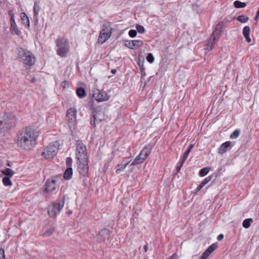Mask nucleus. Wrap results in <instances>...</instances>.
I'll return each mask as SVG.
<instances>
[{
	"label": "nucleus",
	"instance_id": "obj_30",
	"mask_svg": "<svg viewBox=\"0 0 259 259\" xmlns=\"http://www.w3.org/2000/svg\"><path fill=\"white\" fill-rule=\"evenodd\" d=\"M217 247L218 244L215 243L209 246L206 250L210 254Z\"/></svg>",
	"mask_w": 259,
	"mask_h": 259
},
{
	"label": "nucleus",
	"instance_id": "obj_38",
	"mask_svg": "<svg viewBox=\"0 0 259 259\" xmlns=\"http://www.w3.org/2000/svg\"><path fill=\"white\" fill-rule=\"evenodd\" d=\"M131 159L130 157L124 158L121 163L124 165V166L125 165L126 166L131 162Z\"/></svg>",
	"mask_w": 259,
	"mask_h": 259
},
{
	"label": "nucleus",
	"instance_id": "obj_56",
	"mask_svg": "<svg viewBox=\"0 0 259 259\" xmlns=\"http://www.w3.org/2000/svg\"><path fill=\"white\" fill-rule=\"evenodd\" d=\"M189 154L188 153H187L186 151H185L183 155L186 156H187V157H188Z\"/></svg>",
	"mask_w": 259,
	"mask_h": 259
},
{
	"label": "nucleus",
	"instance_id": "obj_42",
	"mask_svg": "<svg viewBox=\"0 0 259 259\" xmlns=\"http://www.w3.org/2000/svg\"><path fill=\"white\" fill-rule=\"evenodd\" d=\"M211 179H212L211 176H208L207 177H206L201 183L204 186L206 184H207L211 180Z\"/></svg>",
	"mask_w": 259,
	"mask_h": 259
},
{
	"label": "nucleus",
	"instance_id": "obj_46",
	"mask_svg": "<svg viewBox=\"0 0 259 259\" xmlns=\"http://www.w3.org/2000/svg\"><path fill=\"white\" fill-rule=\"evenodd\" d=\"M61 86H62L63 88H65L66 87L69 86V82L66 80H64L62 82Z\"/></svg>",
	"mask_w": 259,
	"mask_h": 259
},
{
	"label": "nucleus",
	"instance_id": "obj_33",
	"mask_svg": "<svg viewBox=\"0 0 259 259\" xmlns=\"http://www.w3.org/2000/svg\"><path fill=\"white\" fill-rule=\"evenodd\" d=\"M224 26V22L222 21H220L218 22V23L216 25L215 30L217 31H220L221 32H222L223 31V27Z\"/></svg>",
	"mask_w": 259,
	"mask_h": 259
},
{
	"label": "nucleus",
	"instance_id": "obj_8",
	"mask_svg": "<svg viewBox=\"0 0 259 259\" xmlns=\"http://www.w3.org/2000/svg\"><path fill=\"white\" fill-rule=\"evenodd\" d=\"M17 56L21 58L24 64L28 66L32 65V54L30 52L27 51L22 48L17 50Z\"/></svg>",
	"mask_w": 259,
	"mask_h": 259
},
{
	"label": "nucleus",
	"instance_id": "obj_59",
	"mask_svg": "<svg viewBox=\"0 0 259 259\" xmlns=\"http://www.w3.org/2000/svg\"><path fill=\"white\" fill-rule=\"evenodd\" d=\"M7 165L10 166V164H9V163H7Z\"/></svg>",
	"mask_w": 259,
	"mask_h": 259
},
{
	"label": "nucleus",
	"instance_id": "obj_16",
	"mask_svg": "<svg viewBox=\"0 0 259 259\" xmlns=\"http://www.w3.org/2000/svg\"><path fill=\"white\" fill-rule=\"evenodd\" d=\"M76 109L73 108L68 109L66 113V117L69 123H72L76 118Z\"/></svg>",
	"mask_w": 259,
	"mask_h": 259
},
{
	"label": "nucleus",
	"instance_id": "obj_5",
	"mask_svg": "<svg viewBox=\"0 0 259 259\" xmlns=\"http://www.w3.org/2000/svg\"><path fill=\"white\" fill-rule=\"evenodd\" d=\"M76 158L77 160H83L88 158L86 146L81 140H78L75 143Z\"/></svg>",
	"mask_w": 259,
	"mask_h": 259
},
{
	"label": "nucleus",
	"instance_id": "obj_25",
	"mask_svg": "<svg viewBox=\"0 0 259 259\" xmlns=\"http://www.w3.org/2000/svg\"><path fill=\"white\" fill-rule=\"evenodd\" d=\"M221 33L222 32H221L220 31H217L214 29L211 35L210 38H212V39L217 41L219 38Z\"/></svg>",
	"mask_w": 259,
	"mask_h": 259
},
{
	"label": "nucleus",
	"instance_id": "obj_20",
	"mask_svg": "<svg viewBox=\"0 0 259 259\" xmlns=\"http://www.w3.org/2000/svg\"><path fill=\"white\" fill-rule=\"evenodd\" d=\"M250 30V27L247 26H245L243 29V34L247 42L251 41V38L249 37Z\"/></svg>",
	"mask_w": 259,
	"mask_h": 259
},
{
	"label": "nucleus",
	"instance_id": "obj_7",
	"mask_svg": "<svg viewBox=\"0 0 259 259\" xmlns=\"http://www.w3.org/2000/svg\"><path fill=\"white\" fill-rule=\"evenodd\" d=\"M59 143L58 142H53L50 144L45 149L42 155L46 159L53 158L57 153L58 150Z\"/></svg>",
	"mask_w": 259,
	"mask_h": 259
},
{
	"label": "nucleus",
	"instance_id": "obj_23",
	"mask_svg": "<svg viewBox=\"0 0 259 259\" xmlns=\"http://www.w3.org/2000/svg\"><path fill=\"white\" fill-rule=\"evenodd\" d=\"M76 93L78 97L80 98H82L86 96V92L85 90L81 87L76 89Z\"/></svg>",
	"mask_w": 259,
	"mask_h": 259
},
{
	"label": "nucleus",
	"instance_id": "obj_28",
	"mask_svg": "<svg viewBox=\"0 0 259 259\" xmlns=\"http://www.w3.org/2000/svg\"><path fill=\"white\" fill-rule=\"evenodd\" d=\"M10 177H5L3 179V183L6 186H11L12 185V182L10 180Z\"/></svg>",
	"mask_w": 259,
	"mask_h": 259
},
{
	"label": "nucleus",
	"instance_id": "obj_17",
	"mask_svg": "<svg viewBox=\"0 0 259 259\" xmlns=\"http://www.w3.org/2000/svg\"><path fill=\"white\" fill-rule=\"evenodd\" d=\"M143 44V42L141 40H127L125 42V46L131 49L139 48Z\"/></svg>",
	"mask_w": 259,
	"mask_h": 259
},
{
	"label": "nucleus",
	"instance_id": "obj_48",
	"mask_svg": "<svg viewBox=\"0 0 259 259\" xmlns=\"http://www.w3.org/2000/svg\"><path fill=\"white\" fill-rule=\"evenodd\" d=\"M140 71H141V72L142 73V74L143 75V72H144L145 68H144V66H143V64L142 65L140 66Z\"/></svg>",
	"mask_w": 259,
	"mask_h": 259
},
{
	"label": "nucleus",
	"instance_id": "obj_26",
	"mask_svg": "<svg viewBox=\"0 0 259 259\" xmlns=\"http://www.w3.org/2000/svg\"><path fill=\"white\" fill-rule=\"evenodd\" d=\"M252 222H253V220L251 218L245 219L243 222V223H242L243 227L246 229H247L250 226Z\"/></svg>",
	"mask_w": 259,
	"mask_h": 259
},
{
	"label": "nucleus",
	"instance_id": "obj_58",
	"mask_svg": "<svg viewBox=\"0 0 259 259\" xmlns=\"http://www.w3.org/2000/svg\"><path fill=\"white\" fill-rule=\"evenodd\" d=\"M186 151L187 153H188L189 154V153H190V151L187 150Z\"/></svg>",
	"mask_w": 259,
	"mask_h": 259
},
{
	"label": "nucleus",
	"instance_id": "obj_55",
	"mask_svg": "<svg viewBox=\"0 0 259 259\" xmlns=\"http://www.w3.org/2000/svg\"><path fill=\"white\" fill-rule=\"evenodd\" d=\"M194 147V144H191L189 145V146H188V148L191 149V150L192 149V148H193Z\"/></svg>",
	"mask_w": 259,
	"mask_h": 259
},
{
	"label": "nucleus",
	"instance_id": "obj_14",
	"mask_svg": "<svg viewBox=\"0 0 259 259\" xmlns=\"http://www.w3.org/2000/svg\"><path fill=\"white\" fill-rule=\"evenodd\" d=\"M93 96L98 102L106 101L109 99V96L105 92L98 89L93 90Z\"/></svg>",
	"mask_w": 259,
	"mask_h": 259
},
{
	"label": "nucleus",
	"instance_id": "obj_49",
	"mask_svg": "<svg viewBox=\"0 0 259 259\" xmlns=\"http://www.w3.org/2000/svg\"><path fill=\"white\" fill-rule=\"evenodd\" d=\"M224 238V235L223 234H220L218 237H217V239L219 240V241H221Z\"/></svg>",
	"mask_w": 259,
	"mask_h": 259
},
{
	"label": "nucleus",
	"instance_id": "obj_57",
	"mask_svg": "<svg viewBox=\"0 0 259 259\" xmlns=\"http://www.w3.org/2000/svg\"><path fill=\"white\" fill-rule=\"evenodd\" d=\"M187 150L190 151V152H191V149H190V148H189L188 147V148H187Z\"/></svg>",
	"mask_w": 259,
	"mask_h": 259
},
{
	"label": "nucleus",
	"instance_id": "obj_11",
	"mask_svg": "<svg viewBox=\"0 0 259 259\" xmlns=\"http://www.w3.org/2000/svg\"><path fill=\"white\" fill-rule=\"evenodd\" d=\"M150 153V150L145 147L141 151L140 153L136 157L134 161L132 162L131 165L135 166L137 164H141L145 161L149 154Z\"/></svg>",
	"mask_w": 259,
	"mask_h": 259
},
{
	"label": "nucleus",
	"instance_id": "obj_13",
	"mask_svg": "<svg viewBox=\"0 0 259 259\" xmlns=\"http://www.w3.org/2000/svg\"><path fill=\"white\" fill-rule=\"evenodd\" d=\"M9 15L10 17V31L12 32L13 34H16L17 35H20L21 33V31L19 29L17 25L15 22L14 19V14L12 11H9Z\"/></svg>",
	"mask_w": 259,
	"mask_h": 259
},
{
	"label": "nucleus",
	"instance_id": "obj_15",
	"mask_svg": "<svg viewBox=\"0 0 259 259\" xmlns=\"http://www.w3.org/2000/svg\"><path fill=\"white\" fill-rule=\"evenodd\" d=\"M100 114L97 111H93L90 117V123L92 126L95 127L96 124L100 123L103 118L100 117Z\"/></svg>",
	"mask_w": 259,
	"mask_h": 259
},
{
	"label": "nucleus",
	"instance_id": "obj_9",
	"mask_svg": "<svg viewBox=\"0 0 259 259\" xmlns=\"http://www.w3.org/2000/svg\"><path fill=\"white\" fill-rule=\"evenodd\" d=\"M112 29L110 26L103 25L100 31L98 41L99 43L103 44L111 36Z\"/></svg>",
	"mask_w": 259,
	"mask_h": 259
},
{
	"label": "nucleus",
	"instance_id": "obj_32",
	"mask_svg": "<svg viewBox=\"0 0 259 259\" xmlns=\"http://www.w3.org/2000/svg\"><path fill=\"white\" fill-rule=\"evenodd\" d=\"M55 229L54 228H50L44 233L45 236H50L54 233Z\"/></svg>",
	"mask_w": 259,
	"mask_h": 259
},
{
	"label": "nucleus",
	"instance_id": "obj_40",
	"mask_svg": "<svg viewBox=\"0 0 259 259\" xmlns=\"http://www.w3.org/2000/svg\"><path fill=\"white\" fill-rule=\"evenodd\" d=\"M137 34V31L135 30H130L128 32V35L131 37H135Z\"/></svg>",
	"mask_w": 259,
	"mask_h": 259
},
{
	"label": "nucleus",
	"instance_id": "obj_2",
	"mask_svg": "<svg viewBox=\"0 0 259 259\" xmlns=\"http://www.w3.org/2000/svg\"><path fill=\"white\" fill-rule=\"evenodd\" d=\"M56 52L58 56L66 57L70 51V46L67 38L58 37L56 40Z\"/></svg>",
	"mask_w": 259,
	"mask_h": 259
},
{
	"label": "nucleus",
	"instance_id": "obj_53",
	"mask_svg": "<svg viewBox=\"0 0 259 259\" xmlns=\"http://www.w3.org/2000/svg\"><path fill=\"white\" fill-rule=\"evenodd\" d=\"M185 162H182V161L180 160L178 163V164L181 165V166H182L183 164Z\"/></svg>",
	"mask_w": 259,
	"mask_h": 259
},
{
	"label": "nucleus",
	"instance_id": "obj_24",
	"mask_svg": "<svg viewBox=\"0 0 259 259\" xmlns=\"http://www.w3.org/2000/svg\"><path fill=\"white\" fill-rule=\"evenodd\" d=\"M2 172L7 176H8V177H13L14 175V171L10 169V168H7L5 169H3L2 171Z\"/></svg>",
	"mask_w": 259,
	"mask_h": 259
},
{
	"label": "nucleus",
	"instance_id": "obj_21",
	"mask_svg": "<svg viewBox=\"0 0 259 259\" xmlns=\"http://www.w3.org/2000/svg\"><path fill=\"white\" fill-rule=\"evenodd\" d=\"M73 174V170L71 167H68L65 171L63 177L65 180H70Z\"/></svg>",
	"mask_w": 259,
	"mask_h": 259
},
{
	"label": "nucleus",
	"instance_id": "obj_35",
	"mask_svg": "<svg viewBox=\"0 0 259 259\" xmlns=\"http://www.w3.org/2000/svg\"><path fill=\"white\" fill-rule=\"evenodd\" d=\"M240 134V130L238 129L236 130L233 132V133L231 135L230 138L231 139H236L237 138Z\"/></svg>",
	"mask_w": 259,
	"mask_h": 259
},
{
	"label": "nucleus",
	"instance_id": "obj_18",
	"mask_svg": "<svg viewBox=\"0 0 259 259\" xmlns=\"http://www.w3.org/2000/svg\"><path fill=\"white\" fill-rule=\"evenodd\" d=\"M20 17L22 24L26 28H28L29 27L30 22L26 14L25 13H21L20 14Z\"/></svg>",
	"mask_w": 259,
	"mask_h": 259
},
{
	"label": "nucleus",
	"instance_id": "obj_6",
	"mask_svg": "<svg viewBox=\"0 0 259 259\" xmlns=\"http://www.w3.org/2000/svg\"><path fill=\"white\" fill-rule=\"evenodd\" d=\"M111 231L108 229H102L97 235V240L98 242H103L107 246L111 247L110 236Z\"/></svg>",
	"mask_w": 259,
	"mask_h": 259
},
{
	"label": "nucleus",
	"instance_id": "obj_43",
	"mask_svg": "<svg viewBox=\"0 0 259 259\" xmlns=\"http://www.w3.org/2000/svg\"><path fill=\"white\" fill-rule=\"evenodd\" d=\"M209 255L210 254L205 250L200 257L199 259H206Z\"/></svg>",
	"mask_w": 259,
	"mask_h": 259
},
{
	"label": "nucleus",
	"instance_id": "obj_52",
	"mask_svg": "<svg viewBox=\"0 0 259 259\" xmlns=\"http://www.w3.org/2000/svg\"><path fill=\"white\" fill-rule=\"evenodd\" d=\"M144 250L145 252H147L148 250V244L146 243V244L144 247Z\"/></svg>",
	"mask_w": 259,
	"mask_h": 259
},
{
	"label": "nucleus",
	"instance_id": "obj_3",
	"mask_svg": "<svg viewBox=\"0 0 259 259\" xmlns=\"http://www.w3.org/2000/svg\"><path fill=\"white\" fill-rule=\"evenodd\" d=\"M16 118L15 116L5 113L0 120V134L14 127L16 124Z\"/></svg>",
	"mask_w": 259,
	"mask_h": 259
},
{
	"label": "nucleus",
	"instance_id": "obj_44",
	"mask_svg": "<svg viewBox=\"0 0 259 259\" xmlns=\"http://www.w3.org/2000/svg\"><path fill=\"white\" fill-rule=\"evenodd\" d=\"M0 259H5V251L3 248L0 249Z\"/></svg>",
	"mask_w": 259,
	"mask_h": 259
},
{
	"label": "nucleus",
	"instance_id": "obj_37",
	"mask_svg": "<svg viewBox=\"0 0 259 259\" xmlns=\"http://www.w3.org/2000/svg\"><path fill=\"white\" fill-rule=\"evenodd\" d=\"M147 60L150 63H152L154 61V58L151 53H149L146 57Z\"/></svg>",
	"mask_w": 259,
	"mask_h": 259
},
{
	"label": "nucleus",
	"instance_id": "obj_4",
	"mask_svg": "<svg viewBox=\"0 0 259 259\" xmlns=\"http://www.w3.org/2000/svg\"><path fill=\"white\" fill-rule=\"evenodd\" d=\"M65 203V195L63 196L61 201L57 203H53L48 208V213L50 217L55 218L59 214L63 208Z\"/></svg>",
	"mask_w": 259,
	"mask_h": 259
},
{
	"label": "nucleus",
	"instance_id": "obj_39",
	"mask_svg": "<svg viewBox=\"0 0 259 259\" xmlns=\"http://www.w3.org/2000/svg\"><path fill=\"white\" fill-rule=\"evenodd\" d=\"M39 136H40L39 131L36 132L35 134H34V132H33V142H34L35 144L36 143L37 140L38 139Z\"/></svg>",
	"mask_w": 259,
	"mask_h": 259
},
{
	"label": "nucleus",
	"instance_id": "obj_10",
	"mask_svg": "<svg viewBox=\"0 0 259 259\" xmlns=\"http://www.w3.org/2000/svg\"><path fill=\"white\" fill-rule=\"evenodd\" d=\"M77 170L79 174L83 177L87 175L89 170L88 158L83 160H77Z\"/></svg>",
	"mask_w": 259,
	"mask_h": 259
},
{
	"label": "nucleus",
	"instance_id": "obj_31",
	"mask_svg": "<svg viewBox=\"0 0 259 259\" xmlns=\"http://www.w3.org/2000/svg\"><path fill=\"white\" fill-rule=\"evenodd\" d=\"M126 166L121 163L120 164H117L116 168V173L119 174L120 171L123 170Z\"/></svg>",
	"mask_w": 259,
	"mask_h": 259
},
{
	"label": "nucleus",
	"instance_id": "obj_12",
	"mask_svg": "<svg viewBox=\"0 0 259 259\" xmlns=\"http://www.w3.org/2000/svg\"><path fill=\"white\" fill-rule=\"evenodd\" d=\"M45 186L46 192H53L58 188L59 184L55 178H52L47 180Z\"/></svg>",
	"mask_w": 259,
	"mask_h": 259
},
{
	"label": "nucleus",
	"instance_id": "obj_27",
	"mask_svg": "<svg viewBox=\"0 0 259 259\" xmlns=\"http://www.w3.org/2000/svg\"><path fill=\"white\" fill-rule=\"evenodd\" d=\"M210 169V168L208 167H206L201 169L199 172V175L200 177H204L208 174Z\"/></svg>",
	"mask_w": 259,
	"mask_h": 259
},
{
	"label": "nucleus",
	"instance_id": "obj_19",
	"mask_svg": "<svg viewBox=\"0 0 259 259\" xmlns=\"http://www.w3.org/2000/svg\"><path fill=\"white\" fill-rule=\"evenodd\" d=\"M231 142L230 141H227L224 143L222 144L218 150V153L220 154H223L227 151V148L230 147Z\"/></svg>",
	"mask_w": 259,
	"mask_h": 259
},
{
	"label": "nucleus",
	"instance_id": "obj_1",
	"mask_svg": "<svg viewBox=\"0 0 259 259\" xmlns=\"http://www.w3.org/2000/svg\"><path fill=\"white\" fill-rule=\"evenodd\" d=\"M32 141V129L27 127L19 132L17 135L16 143L17 145L25 149H27Z\"/></svg>",
	"mask_w": 259,
	"mask_h": 259
},
{
	"label": "nucleus",
	"instance_id": "obj_36",
	"mask_svg": "<svg viewBox=\"0 0 259 259\" xmlns=\"http://www.w3.org/2000/svg\"><path fill=\"white\" fill-rule=\"evenodd\" d=\"M137 31L140 33H143L145 31L144 27L140 25H137L136 26Z\"/></svg>",
	"mask_w": 259,
	"mask_h": 259
},
{
	"label": "nucleus",
	"instance_id": "obj_45",
	"mask_svg": "<svg viewBox=\"0 0 259 259\" xmlns=\"http://www.w3.org/2000/svg\"><path fill=\"white\" fill-rule=\"evenodd\" d=\"M36 5H37V3L36 2L34 4V6L33 7V12H34V15H35V16L37 15L38 11V9H36Z\"/></svg>",
	"mask_w": 259,
	"mask_h": 259
},
{
	"label": "nucleus",
	"instance_id": "obj_54",
	"mask_svg": "<svg viewBox=\"0 0 259 259\" xmlns=\"http://www.w3.org/2000/svg\"><path fill=\"white\" fill-rule=\"evenodd\" d=\"M111 72L113 74H115L116 73V70L115 69H111Z\"/></svg>",
	"mask_w": 259,
	"mask_h": 259
},
{
	"label": "nucleus",
	"instance_id": "obj_22",
	"mask_svg": "<svg viewBox=\"0 0 259 259\" xmlns=\"http://www.w3.org/2000/svg\"><path fill=\"white\" fill-rule=\"evenodd\" d=\"M215 42L216 41L214 40L213 39H212V38H210L207 41L205 50L208 51L211 50L213 48Z\"/></svg>",
	"mask_w": 259,
	"mask_h": 259
},
{
	"label": "nucleus",
	"instance_id": "obj_34",
	"mask_svg": "<svg viewBox=\"0 0 259 259\" xmlns=\"http://www.w3.org/2000/svg\"><path fill=\"white\" fill-rule=\"evenodd\" d=\"M248 19L249 18L244 15H240L237 17V20L241 23H245Z\"/></svg>",
	"mask_w": 259,
	"mask_h": 259
},
{
	"label": "nucleus",
	"instance_id": "obj_41",
	"mask_svg": "<svg viewBox=\"0 0 259 259\" xmlns=\"http://www.w3.org/2000/svg\"><path fill=\"white\" fill-rule=\"evenodd\" d=\"M72 163V159L71 157H67L66 159V165L68 167H71Z\"/></svg>",
	"mask_w": 259,
	"mask_h": 259
},
{
	"label": "nucleus",
	"instance_id": "obj_51",
	"mask_svg": "<svg viewBox=\"0 0 259 259\" xmlns=\"http://www.w3.org/2000/svg\"><path fill=\"white\" fill-rule=\"evenodd\" d=\"M182 166H181V165H179L177 164V165L176 166V170L178 172L180 171L181 168Z\"/></svg>",
	"mask_w": 259,
	"mask_h": 259
},
{
	"label": "nucleus",
	"instance_id": "obj_47",
	"mask_svg": "<svg viewBox=\"0 0 259 259\" xmlns=\"http://www.w3.org/2000/svg\"><path fill=\"white\" fill-rule=\"evenodd\" d=\"M204 187V185L202 184V183L200 184V185L198 186L197 189H196V192H198L203 187Z\"/></svg>",
	"mask_w": 259,
	"mask_h": 259
},
{
	"label": "nucleus",
	"instance_id": "obj_29",
	"mask_svg": "<svg viewBox=\"0 0 259 259\" xmlns=\"http://www.w3.org/2000/svg\"><path fill=\"white\" fill-rule=\"evenodd\" d=\"M245 3L241 2L239 1H236L234 3V6L236 8H243L246 6Z\"/></svg>",
	"mask_w": 259,
	"mask_h": 259
},
{
	"label": "nucleus",
	"instance_id": "obj_50",
	"mask_svg": "<svg viewBox=\"0 0 259 259\" xmlns=\"http://www.w3.org/2000/svg\"><path fill=\"white\" fill-rule=\"evenodd\" d=\"M188 157L183 155L182 157H181L180 160L182 161V162H185L186 160L187 159Z\"/></svg>",
	"mask_w": 259,
	"mask_h": 259
}]
</instances>
